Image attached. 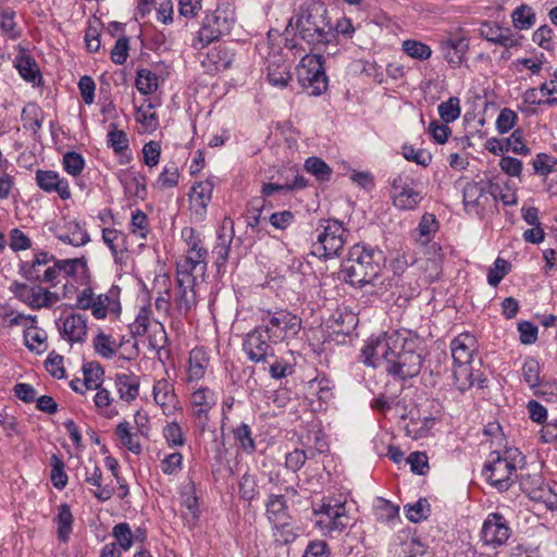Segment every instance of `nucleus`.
<instances>
[{"label":"nucleus","mask_w":557,"mask_h":557,"mask_svg":"<svg viewBox=\"0 0 557 557\" xmlns=\"http://www.w3.org/2000/svg\"><path fill=\"white\" fill-rule=\"evenodd\" d=\"M115 435L123 446H125L133 454L141 453V445L137 440L136 434L132 432V426L128 421L120 422L115 428Z\"/></svg>","instance_id":"obj_43"},{"label":"nucleus","mask_w":557,"mask_h":557,"mask_svg":"<svg viewBox=\"0 0 557 557\" xmlns=\"http://www.w3.org/2000/svg\"><path fill=\"white\" fill-rule=\"evenodd\" d=\"M216 395L209 387H200L190 395L191 413L205 428L210 410L216 405Z\"/></svg>","instance_id":"obj_18"},{"label":"nucleus","mask_w":557,"mask_h":557,"mask_svg":"<svg viewBox=\"0 0 557 557\" xmlns=\"http://www.w3.org/2000/svg\"><path fill=\"white\" fill-rule=\"evenodd\" d=\"M262 323L274 344L296 337L302 327L301 319L287 310L269 311Z\"/></svg>","instance_id":"obj_7"},{"label":"nucleus","mask_w":557,"mask_h":557,"mask_svg":"<svg viewBox=\"0 0 557 557\" xmlns=\"http://www.w3.org/2000/svg\"><path fill=\"white\" fill-rule=\"evenodd\" d=\"M273 342L267 332V329L261 325L250 331L243 343V349L247 354L248 359L252 362H265L268 357L274 356L272 347Z\"/></svg>","instance_id":"obj_13"},{"label":"nucleus","mask_w":557,"mask_h":557,"mask_svg":"<svg viewBox=\"0 0 557 557\" xmlns=\"http://www.w3.org/2000/svg\"><path fill=\"white\" fill-rule=\"evenodd\" d=\"M535 482L539 483L540 486L531 491L525 487L524 481L521 482V485L529 492L532 499L545 503L549 509L557 508V494H555L548 486L543 485L540 475L536 476Z\"/></svg>","instance_id":"obj_46"},{"label":"nucleus","mask_w":557,"mask_h":557,"mask_svg":"<svg viewBox=\"0 0 557 557\" xmlns=\"http://www.w3.org/2000/svg\"><path fill=\"white\" fill-rule=\"evenodd\" d=\"M319 529L330 536L342 534L350 524L346 502L334 497H324L322 503L313 508Z\"/></svg>","instance_id":"obj_4"},{"label":"nucleus","mask_w":557,"mask_h":557,"mask_svg":"<svg viewBox=\"0 0 557 557\" xmlns=\"http://www.w3.org/2000/svg\"><path fill=\"white\" fill-rule=\"evenodd\" d=\"M398 338L389 341V333H381L377 336H371L367 344L361 349L360 360L368 367L377 368L384 366L387 368V363L391 361V345L397 347L399 342Z\"/></svg>","instance_id":"obj_12"},{"label":"nucleus","mask_w":557,"mask_h":557,"mask_svg":"<svg viewBox=\"0 0 557 557\" xmlns=\"http://www.w3.org/2000/svg\"><path fill=\"white\" fill-rule=\"evenodd\" d=\"M96 395L94 396V404L97 408V411L109 419L114 418L119 414V411L111 407L114 398L111 395V392L108 388L102 387V385L98 388H95Z\"/></svg>","instance_id":"obj_40"},{"label":"nucleus","mask_w":557,"mask_h":557,"mask_svg":"<svg viewBox=\"0 0 557 557\" xmlns=\"http://www.w3.org/2000/svg\"><path fill=\"white\" fill-rule=\"evenodd\" d=\"M304 169L320 182L329 181L332 175V169L318 157L308 158L305 161Z\"/></svg>","instance_id":"obj_51"},{"label":"nucleus","mask_w":557,"mask_h":557,"mask_svg":"<svg viewBox=\"0 0 557 557\" xmlns=\"http://www.w3.org/2000/svg\"><path fill=\"white\" fill-rule=\"evenodd\" d=\"M317 240L312 244L311 253L322 259L338 256L348 235V231L343 223L335 219L323 221L317 228Z\"/></svg>","instance_id":"obj_5"},{"label":"nucleus","mask_w":557,"mask_h":557,"mask_svg":"<svg viewBox=\"0 0 557 557\" xmlns=\"http://www.w3.org/2000/svg\"><path fill=\"white\" fill-rule=\"evenodd\" d=\"M422 347L420 349L407 350L398 358H392L387 363L386 372L394 377L406 380L417 376L422 368Z\"/></svg>","instance_id":"obj_15"},{"label":"nucleus","mask_w":557,"mask_h":557,"mask_svg":"<svg viewBox=\"0 0 557 557\" xmlns=\"http://www.w3.org/2000/svg\"><path fill=\"white\" fill-rule=\"evenodd\" d=\"M511 536L508 520L498 512L490 513L483 522L481 539L484 545L498 547L507 543Z\"/></svg>","instance_id":"obj_14"},{"label":"nucleus","mask_w":557,"mask_h":557,"mask_svg":"<svg viewBox=\"0 0 557 557\" xmlns=\"http://www.w3.org/2000/svg\"><path fill=\"white\" fill-rule=\"evenodd\" d=\"M403 50L412 59H417L419 61H425L431 58L432 49L426 44L414 40L407 39L403 42Z\"/></svg>","instance_id":"obj_53"},{"label":"nucleus","mask_w":557,"mask_h":557,"mask_svg":"<svg viewBox=\"0 0 557 557\" xmlns=\"http://www.w3.org/2000/svg\"><path fill=\"white\" fill-rule=\"evenodd\" d=\"M396 338H398L397 342L400 343H398L397 347L391 346V359L398 358L400 354L407 350L420 349L423 345V339L419 335L406 329L393 331L389 333V341H395Z\"/></svg>","instance_id":"obj_26"},{"label":"nucleus","mask_w":557,"mask_h":557,"mask_svg":"<svg viewBox=\"0 0 557 557\" xmlns=\"http://www.w3.org/2000/svg\"><path fill=\"white\" fill-rule=\"evenodd\" d=\"M112 129L108 133V146L113 149L116 154L123 153L128 149V138L124 131L116 129L114 124L110 125Z\"/></svg>","instance_id":"obj_61"},{"label":"nucleus","mask_w":557,"mask_h":557,"mask_svg":"<svg viewBox=\"0 0 557 557\" xmlns=\"http://www.w3.org/2000/svg\"><path fill=\"white\" fill-rule=\"evenodd\" d=\"M92 346L97 355L104 359H111L121 347L110 335L99 331L92 341Z\"/></svg>","instance_id":"obj_39"},{"label":"nucleus","mask_w":557,"mask_h":557,"mask_svg":"<svg viewBox=\"0 0 557 557\" xmlns=\"http://www.w3.org/2000/svg\"><path fill=\"white\" fill-rule=\"evenodd\" d=\"M384 268L382 250L362 244L354 245L342 263V273L346 283L363 288L376 286Z\"/></svg>","instance_id":"obj_2"},{"label":"nucleus","mask_w":557,"mask_h":557,"mask_svg":"<svg viewBox=\"0 0 557 557\" xmlns=\"http://www.w3.org/2000/svg\"><path fill=\"white\" fill-rule=\"evenodd\" d=\"M52 261H54L52 253L38 251L34 255L32 261L20 264V273L27 281L55 286V270L52 268Z\"/></svg>","instance_id":"obj_11"},{"label":"nucleus","mask_w":557,"mask_h":557,"mask_svg":"<svg viewBox=\"0 0 557 557\" xmlns=\"http://www.w3.org/2000/svg\"><path fill=\"white\" fill-rule=\"evenodd\" d=\"M114 388L120 400L131 404L139 395L140 379L134 373H116Z\"/></svg>","instance_id":"obj_23"},{"label":"nucleus","mask_w":557,"mask_h":557,"mask_svg":"<svg viewBox=\"0 0 557 557\" xmlns=\"http://www.w3.org/2000/svg\"><path fill=\"white\" fill-rule=\"evenodd\" d=\"M86 482H88L89 484L94 485V486H97L98 487V491H96L94 493V496L100 500V502H107L109 500L113 493H114V490L113 487H110V486H101V480H102V473H101V470L98 466H95L92 471H86V478H85Z\"/></svg>","instance_id":"obj_49"},{"label":"nucleus","mask_w":557,"mask_h":557,"mask_svg":"<svg viewBox=\"0 0 557 557\" xmlns=\"http://www.w3.org/2000/svg\"><path fill=\"white\" fill-rule=\"evenodd\" d=\"M197 255L191 250H187L186 256L180 260L176 264V275L186 274V276H202L207 271V258L208 256H202L200 258L196 257Z\"/></svg>","instance_id":"obj_33"},{"label":"nucleus","mask_w":557,"mask_h":557,"mask_svg":"<svg viewBox=\"0 0 557 557\" xmlns=\"http://www.w3.org/2000/svg\"><path fill=\"white\" fill-rule=\"evenodd\" d=\"M14 66L26 82L32 83L34 86L41 83L42 77L39 66L30 54L22 51L15 57Z\"/></svg>","instance_id":"obj_28"},{"label":"nucleus","mask_w":557,"mask_h":557,"mask_svg":"<svg viewBox=\"0 0 557 557\" xmlns=\"http://www.w3.org/2000/svg\"><path fill=\"white\" fill-rule=\"evenodd\" d=\"M485 187L478 182H467L462 188V201L466 211L470 212L481 206V198L485 196Z\"/></svg>","instance_id":"obj_35"},{"label":"nucleus","mask_w":557,"mask_h":557,"mask_svg":"<svg viewBox=\"0 0 557 557\" xmlns=\"http://www.w3.org/2000/svg\"><path fill=\"white\" fill-rule=\"evenodd\" d=\"M59 300L60 297L57 293L50 292L40 285L30 286L27 295L23 297V302L33 310L50 308Z\"/></svg>","instance_id":"obj_25"},{"label":"nucleus","mask_w":557,"mask_h":557,"mask_svg":"<svg viewBox=\"0 0 557 557\" xmlns=\"http://www.w3.org/2000/svg\"><path fill=\"white\" fill-rule=\"evenodd\" d=\"M235 440L239 443L243 450L253 453L256 450L255 441L252 438L251 429L247 423H240L233 430Z\"/></svg>","instance_id":"obj_60"},{"label":"nucleus","mask_w":557,"mask_h":557,"mask_svg":"<svg viewBox=\"0 0 557 557\" xmlns=\"http://www.w3.org/2000/svg\"><path fill=\"white\" fill-rule=\"evenodd\" d=\"M21 120L25 129L37 134L42 126V111L37 104L28 103L22 110Z\"/></svg>","instance_id":"obj_42"},{"label":"nucleus","mask_w":557,"mask_h":557,"mask_svg":"<svg viewBox=\"0 0 557 557\" xmlns=\"http://www.w3.org/2000/svg\"><path fill=\"white\" fill-rule=\"evenodd\" d=\"M119 181L124 191L129 197L144 198L146 195V177L133 170H122L119 173Z\"/></svg>","instance_id":"obj_30"},{"label":"nucleus","mask_w":557,"mask_h":557,"mask_svg":"<svg viewBox=\"0 0 557 557\" xmlns=\"http://www.w3.org/2000/svg\"><path fill=\"white\" fill-rule=\"evenodd\" d=\"M301 443L307 448L310 457H313L317 453L321 454L327 450V443L325 435L321 430H308L306 434L301 436Z\"/></svg>","instance_id":"obj_37"},{"label":"nucleus","mask_w":557,"mask_h":557,"mask_svg":"<svg viewBox=\"0 0 557 557\" xmlns=\"http://www.w3.org/2000/svg\"><path fill=\"white\" fill-rule=\"evenodd\" d=\"M480 34L486 40L505 48H511L518 45V40L510 29H504L496 24L484 23L480 28Z\"/></svg>","instance_id":"obj_31"},{"label":"nucleus","mask_w":557,"mask_h":557,"mask_svg":"<svg viewBox=\"0 0 557 557\" xmlns=\"http://www.w3.org/2000/svg\"><path fill=\"white\" fill-rule=\"evenodd\" d=\"M293 24L299 37L308 45L325 47L329 54L336 53V30L333 29L327 9L323 3L313 2L300 7L297 15L289 20L286 32Z\"/></svg>","instance_id":"obj_1"},{"label":"nucleus","mask_w":557,"mask_h":557,"mask_svg":"<svg viewBox=\"0 0 557 557\" xmlns=\"http://www.w3.org/2000/svg\"><path fill=\"white\" fill-rule=\"evenodd\" d=\"M440 50L451 67L459 66L469 50V39L461 35H450L440 42Z\"/></svg>","instance_id":"obj_19"},{"label":"nucleus","mask_w":557,"mask_h":557,"mask_svg":"<svg viewBox=\"0 0 557 557\" xmlns=\"http://www.w3.org/2000/svg\"><path fill=\"white\" fill-rule=\"evenodd\" d=\"M511 21L516 29L528 30L534 26L536 14L530 5L521 4L512 11Z\"/></svg>","instance_id":"obj_38"},{"label":"nucleus","mask_w":557,"mask_h":557,"mask_svg":"<svg viewBox=\"0 0 557 557\" xmlns=\"http://www.w3.org/2000/svg\"><path fill=\"white\" fill-rule=\"evenodd\" d=\"M112 536L115 539V544L124 552H127L134 543V534L127 522H121L113 527Z\"/></svg>","instance_id":"obj_55"},{"label":"nucleus","mask_w":557,"mask_h":557,"mask_svg":"<svg viewBox=\"0 0 557 557\" xmlns=\"http://www.w3.org/2000/svg\"><path fill=\"white\" fill-rule=\"evenodd\" d=\"M213 183L210 180L196 183L189 194L190 210L199 219H202L207 212V207L211 201Z\"/></svg>","instance_id":"obj_20"},{"label":"nucleus","mask_w":557,"mask_h":557,"mask_svg":"<svg viewBox=\"0 0 557 557\" xmlns=\"http://www.w3.org/2000/svg\"><path fill=\"white\" fill-rule=\"evenodd\" d=\"M176 281L178 290L175 304L180 311L187 313L195 308L197 304V297L194 290L196 277L186 276V274L183 273V275H176Z\"/></svg>","instance_id":"obj_21"},{"label":"nucleus","mask_w":557,"mask_h":557,"mask_svg":"<svg viewBox=\"0 0 557 557\" xmlns=\"http://www.w3.org/2000/svg\"><path fill=\"white\" fill-rule=\"evenodd\" d=\"M438 223L434 214L425 213L422 215L418 227L416 228V240L421 245H426L432 240V236L436 233Z\"/></svg>","instance_id":"obj_41"},{"label":"nucleus","mask_w":557,"mask_h":557,"mask_svg":"<svg viewBox=\"0 0 557 557\" xmlns=\"http://www.w3.org/2000/svg\"><path fill=\"white\" fill-rule=\"evenodd\" d=\"M85 389H95L102 385L104 369L97 361H90L83 366Z\"/></svg>","instance_id":"obj_44"},{"label":"nucleus","mask_w":557,"mask_h":557,"mask_svg":"<svg viewBox=\"0 0 557 557\" xmlns=\"http://www.w3.org/2000/svg\"><path fill=\"white\" fill-rule=\"evenodd\" d=\"M391 199L399 210H414L422 201V193L414 188V180L405 173L397 174L391 182Z\"/></svg>","instance_id":"obj_10"},{"label":"nucleus","mask_w":557,"mask_h":557,"mask_svg":"<svg viewBox=\"0 0 557 557\" xmlns=\"http://www.w3.org/2000/svg\"><path fill=\"white\" fill-rule=\"evenodd\" d=\"M24 339L26 346L36 352H42L47 348V334L44 330L38 329L35 324H29L24 331Z\"/></svg>","instance_id":"obj_47"},{"label":"nucleus","mask_w":557,"mask_h":557,"mask_svg":"<svg viewBox=\"0 0 557 557\" xmlns=\"http://www.w3.org/2000/svg\"><path fill=\"white\" fill-rule=\"evenodd\" d=\"M297 77L304 88H311L310 94L320 96L327 87V77L320 54H306L297 66Z\"/></svg>","instance_id":"obj_8"},{"label":"nucleus","mask_w":557,"mask_h":557,"mask_svg":"<svg viewBox=\"0 0 557 557\" xmlns=\"http://www.w3.org/2000/svg\"><path fill=\"white\" fill-rule=\"evenodd\" d=\"M532 165L535 173L546 176L549 173L557 171V159L546 153H537Z\"/></svg>","instance_id":"obj_64"},{"label":"nucleus","mask_w":557,"mask_h":557,"mask_svg":"<svg viewBox=\"0 0 557 557\" xmlns=\"http://www.w3.org/2000/svg\"><path fill=\"white\" fill-rule=\"evenodd\" d=\"M292 79L289 69L284 63L270 62L268 66V81L269 83L277 88L287 87Z\"/></svg>","instance_id":"obj_45"},{"label":"nucleus","mask_w":557,"mask_h":557,"mask_svg":"<svg viewBox=\"0 0 557 557\" xmlns=\"http://www.w3.org/2000/svg\"><path fill=\"white\" fill-rule=\"evenodd\" d=\"M57 522V535L58 540L62 543H66L70 540V535L73 531L74 517L71 511V507L67 504H61L58 507V515L55 517Z\"/></svg>","instance_id":"obj_34"},{"label":"nucleus","mask_w":557,"mask_h":557,"mask_svg":"<svg viewBox=\"0 0 557 557\" xmlns=\"http://www.w3.org/2000/svg\"><path fill=\"white\" fill-rule=\"evenodd\" d=\"M265 517L271 524L292 520L283 495L271 494L265 502Z\"/></svg>","instance_id":"obj_32"},{"label":"nucleus","mask_w":557,"mask_h":557,"mask_svg":"<svg viewBox=\"0 0 557 557\" xmlns=\"http://www.w3.org/2000/svg\"><path fill=\"white\" fill-rule=\"evenodd\" d=\"M60 335L71 344L84 343L87 337V318L72 313L57 323Z\"/></svg>","instance_id":"obj_16"},{"label":"nucleus","mask_w":557,"mask_h":557,"mask_svg":"<svg viewBox=\"0 0 557 557\" xmlns=\"http://www.w3.org/2000/svg\"><path fill=\"white\" fill-rule=\"evenodd\" d=\"M55 237L64 244L82 247L90 242L88 232L77 221H69L58 231Z\"/></svg>","instance_id":"obj_27"},{"label":"nucleus","mask_w":557,"mask_h":557,"mask_svg":"<svg viewBox=\"0 0 557 557\" xmlns=\"http://www.w3.org/2000/svg\"><path fill=\"white\" fill-rule=\"evenodd\" d=\"M454 384L455 386L465 392L473 386L475 379L473 376L472 368L470 363H454Z\"/></svg>","instance_id":"obj_50"},{"label":"nucleus","mask_w":557,"mask_h":557,"mask_svg":"<svg viewBox=\"0 0 557 557\" xmlns=\"http://www.w3.org/2000/svg\"><path fill=\"white\" fill-rule=\"evenodd\" d=\"M511 265L510 263L503 259L497 258L494 262V265L487 271V282L491 286L496 287L502 280L507 275Z\"/></svg>","instance_id":"obj_63"},{"label":"nucleus","mask_w":557,"mask_h":557,"mask_svg":"<svg viewBox=\"0 0 557 557\" xmlns=\"http://www.w3.org/2000/svg\"><path fill=\"white\" fill-rule=\"evenodd\" d=\"M62 165L67 174L75 177L78 176L84 170L85 160L82 154L75 151H69L63 154Z\"/></svg>","instance_id":"obj_59"},{"label":"nucleus","mask_w":557,"mask_h":557,"mask_svg":"<svg viewBox=\"0 0 557 557\" xmlns=\"http://www.w3.org/2000/svg\"><path fill=\"white\" fill-rule=\"evenodd\" d=\"M135 83L140 94L150 95L158 88V76L150 70L141 69L137 71Z\"/></svg>","instance_id":"obj_52"},{"label":"nucleus","mask_w":557,"mask_h":557,"mask_svg":"<svg viewBox=\"0 0 557 557\" xmlns=\"http://www.w3.org/2000/svg\"><path fill=\"white\" fill-rule=\"evenodd\" d=\"M272 525L275 543L287 545L296 540L297 534L294 531L290 520H286L283 523H273Z\"/></svg>","instance_id":"obj_58"},{"label":"nucleus","mask_w":557,"mask_h":557,"mask_svg":"<svg viewBox=\"0 0 557 557\" xmlns=\"http://www.w3.org/2000/svg\"><path fill=\"white\" fill-rule=\"evenodd\" d=\"M86 265L87 261L85 258L57 259L54 257V261H52V268L55 270V285L59 282L58 278L61 273H63L65 276H75L78 267L85 268Z\"/></svg>","instance_id":"obj_48"},{"label":"nucleus","mask_w":557,"mask_h":557,"mask_svg":"<svg viewBox=\"0 0 557 557\" xmlns=\"http://www.w3.org/2000/svg\"><path fill=\"white\" fill-rule=\"evenodd\" d=\"M532 41L546 51H553L556 46L554 29L546 24L540 26L532 35Z\"/></svg>","instance_id":"obj_54"},{"label":"nucleus","mask_w":557,"mask_h":557,"mask_svg":"<svg viewBox=\"0 0 557 557\" xmlns=\"http://www.w3.org/2000/svg\"><path fill=\"white\" fill-rule=\"evenodd\" d=\"M307 185L308 181L302 175L297 174L292 183H264L261 188V195L263 198H268L275 193H288L296 189H302L307 187Z\"/></svg>","instance_id":"obj_36"},{"label":"nucleus","mask_w":557,"mask_h":557,"mask_svg":"<svg viewBox=\"0 0 557 557\" xmlns=\"http://www.w3.org/2000/svg\"><path fill=\"white\" fill-rule=\"evenodd\" d=\"M102 239L113 255L124 248L125 235L115 228L106 227L102 230Z\"/></svg>","instance_id":"obj_62"},{"label":"nucleus","mask_w":557,"mask_h":557,"mask_svg":"<svg viewBox=\"0 0 557 557\" xmlns=\"http://www.w3.org/2000/svg\"><path fill=\"white\" fill-rule=\"evenodd\" d=\"M437 110L441 119L446 124L451 123L460 116V100L458 97H450L447 101L442 102Z\"/></svg>","instance_id":"obj_56"},{"label":"nucleus","mask_w":557,"mask_h":557,"mask_svg":"<svg viewBox=\"0 0 557 557\" xmlns=\"http://www.w3.org/2000/svg\"><path fill=\"white\" fill-rule=\"evenodd\" d=\"M476 341L469 333L459 334L451 341L450 350L454 363H470L475 351Z\"/></svg>","instance_id":"obj_24"},{"label":"nucleus","mask_w":557,"mask_h":557,"mask_svg":"<svg viewBox=\"0 0 557 557\" xmlns=\"http://www.w3.org/2000/svg\"><path fill=\"white\" fill-rule=\"evenodd\" d=\"M515 453L506 450L505 456H502L498 451H493L490 461L484 466L483 474L486 480L500 492L507 491L517 476V466L512 458Z\"/></svg>","instance_id":"obj_6"},{"label":"nucleus","mask_w":557,"mask_h":557,"mask_svg":"<svg viewBox=\"0 0 557 557\" xmlns=\"http://www.w3.org/2000/svg\"><path fill=\"white\" fill-rule=\"evenodd\" d=\"M405 510L408 520L418 523L429 517L430 504L425 498H420L414 504L406 505Z\"/></svg>","instance_id":"obj_57"},{"label":"nucleus","mask_w":557,"mask_h":557,"mask_svg":"<svg viewBox=\"0 0 557 557\" xmlns=\"http://www.w3.org/2000/svg\"><path fill=\"white\" fill-rule=\"evenodd\" d=\"M35 181L37 186L48 194L57 193L62 200L71 198L69 182L55 171L38 169Z\"/></svg>","instance_id":"obj_17"},{"label":"nucleus","mask_w":557,"mask_h":557,"mask_svg":"<svg viewBox=\"0 0 557 557\" xmlns=\"http://www.w3.org/2000/svg\"><path fill=\"white\" fill-rule=\"evenodd\" d=\"M210 364V356L202 346L195 347L189 351L187 366V383L199 382L205 377Z\"/></svg>","instance_id":"obj_22"},{"label":"nucleus","mask_w":557,"mask_h":557,"mask_svg":"<svg viewBox=\"0 0 557 557\" xmlns=\"http://www.w3.org/2000/svg\"><path fill=\"white\" fill-rule=\"evenodd\" d=\"M235 18L233 11L227 8L218 7L216 10L207 14L198 32V40L202 47L219 40L223 35L231 32Z\"/></svg>","instance_id":"obj_9"},{"label":"nucleus","mask_w":557,"mask_h":557,"mask_svg":"<svg viewBox=\"0 0 557 557\" xmlns=\"http://www.w3.org/2000/svg\"><path fill=\"white\" fill-rule=\"evenodd\" d=\"M75 307L79 310H90L97 320H103L109 314L119 318L122 312L120 288L112 286L108 293L96 295L94 289L87 286L77 294Z\"/></svg>","instance_id":"obj_3"},{"label":"nucleus","mask_w":557,"mask_h":557,"mask_svg":"<svg viewBox=\"0 0 557 557\" xmlns=\"http://www.w3.org/2000/svg\"><path fill=\"white\" fill-rule=\"evenodd\" d=\"M152 393L156 404L162 408L163 413L169 414L175 409L177 399L174 387L165 379L154 383Z\"/></svg>","instance_id":"obj_29"}]
</instances>
